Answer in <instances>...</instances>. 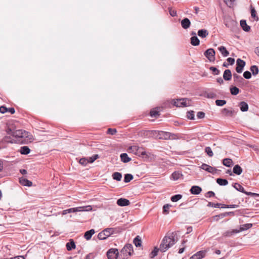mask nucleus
Here are the masks:
<instances>
[{
  "label": "nucleus",
  "mask_w": 259,
  "mask_h": 259,
  "mask_svg": "<svg viewBox=\"0 0 259 259\" xmlns=\"http://www.w3.org/2000/svg\"><path fill=\"white\" fill-rule=\"evenodd\" d=\"M178 241L177 233L176 232L167 233L162 239L159 245V250L164 252L172 247Z\"/></svg>",
  "instance_id": "obj_1"
},
{
  "label": "nucleus",
  "mask_w": 259,
  "mask_h": 259,
  "mask_svg": "<svg viewBox=\"0 0 259 259\" xmlns=\"http://www.w3.org/2000/svg\"><path fill=\"white\" fill-rule=\"evenodd\" d=\"M158 134L160 136L159 137V139L163 138L165 139H170V136H171V133L169 132H165L163 131H147L143 132V135L144 136H146L148 138L151 137L153 136H155L156 134Z\"/></svg>",
  "instance_id": "obj_2"
},
{
  "label": "nucleus",
  "mask_w": 259,
  "mask_h": 259,
  "mask_svg": "<svg viewBox=\"0 0 259 259\" xmlns=\"http://www.w3.org/2000/svg\"><path fill=\"white\" fill-rule=\"evenodd\" d=\"M116 229L113 228H108L103 230L98 235V238L100 240H105L112 234L115 233Z\"/></svg>",
  "instance_id": "obj_3"
},
{
  "label": "nucleus",
  "mask_w": 259,
  "mask_h": 259,
  "mask_svg": "<svg viewBox=\"0 0 259 259\" xmlns=\"http://www.w3.org/2000/svg\"><path fill=\"white\" fill-rule=\"evenodd\" d=\"M12 136L18 139L20 142H23L24 141L23 139L28 137V133L24 130H18L13 132Z\"/></svg>",
  "instance_id": "obj_4"
},
{
  "label": "nucleus",
  "mask_w": 259,
  "mask_h": 259,
  "mask_svg": "<svg viewBox=\"0 0 259 259\" xmlns=\"http://www.w3.org/2000/svg\"><path fill=\"white\" fill-rule=\"evenodd\" d=\"M171 104L178 107L189 106V103H187V99L185 98L172 100L171 101Z\"/></svg>",
  "instance_id": "obj_5"
},
{
  "label": "nucleus",
  "mask_w": 259,
  "mask_h": 259,
  "mask_svg": "<svg viewBox=\"0 0 259 259\" xmlns=\"http://www.w3.org/2000/svg\"><path fill=\"white\" fill-rule=\"evenodd\" d=\"M215 51L213 49H207L204 53V56L210 62H213L215 60Z\"/></svg>",
  "instance_id": "obj_6"
},
{
  "label": "nucleus",
  "mask_w": 259,
  "mask_h": 259,
  "mask_svg": "<svg viewBox=\"0 0 259 259\" xmlns=\"http://www.w3.org/2000/svg\"><path fill=\"white\" fill-rule=\"evenodd\" d=\"M118 254V250L116 248H111L107 252V256L108 259H117Z\"/></svg>",
  "instance_id": "obj_7"
},
{
  "label": "nucleus",
  "mask_w": 259,
  "mask_h": 259,
  "mask_svg": "<svg viewBox=\"0 0 259 259\" xmlns=\"http://www.w3.org/2000/svg\"><path fill=\"white\" fill-rule=\"evenodd\" d=\"M236 70L237 73H240L242 72L243 68L245 66V62L241 59H237L236 61Z\"/></svg>",
  "instance_id": "obj_8"
},
{
  "label": "nucleus",
  "mask_w": 259,
  "mask_h": 259,
  "mask_svg": "<svg viewBox=\"0 0 259 259\" xmlns=\"http://www.w3.org/2000/svg\"><path fill=\"white\" fill-rule=\"evenodd\" d=\"M208 250V249L198 251L195 254L191 256L189 259H201L205 256Z\"/></svg>",
  "instance_id": "obj_9"
},
{
  "label": "nucleus",
  "mask_w": 259,
  "mask_h": 259,
  "mask_svg": "<svg viewBox=\"0 0 259 259\" xmlns=\"http://www.w3.org/2000/svg\"><path fill=\"white\" fill-rule=\"evenodd\" d=\"M201 168L205 170L212 174H215L218 170L216 168L209 166L206 164L203 163L200 166Z\"/></svg>",
  "instance_id": "obj_10"
},
{
  "label": "nucleus",
  "mask_w": 259,
  "mask_h": 259,
  "mask_svg": "<svg viewBox=\"0 0 259 259\" xmlns=\"http://www.w3.org/2000/svg\"><path fill=\"white\" fill-rule=\"evenodd\" d=\"M133 245L131 244H127L124 246L121 250V252L124 254L127 253L129 255H131L132 252H133Z\"/></svg>",
  "instance_id": "obj_11"
},
{
  "label": "nucleus",
  "mask_w": 259,
  "mask_h": 259,
  "mask_svg": "<svg viewBox=\"0 0 259 259\" xmlns=\"http://www.w3.org/2000/svg\"><path fill=\"white\" fill-rule=\"evenodd\" d=\"M73 208L74 209V212H81L84 211H90L92 209V207L91 205L79 206L77 207H73Z\"/></svg>",
  "instance_id": "obj_12"
},
{
  "label": "nucleus",
  "mask_w": 259,
  "mask_h": 259,
  "mask_svg": "<svg viewBox=\"0 0 259 259\" xmlns=\"http://www.w3.org/2000/svg\"><path fill=\"white\" fill-rule=\"evenodd\" d=\"M130 204V201L125 198H121L117 201V204L120 206H126L129 205Z\"/></svg>",
  "instance_id": "obj_13"
},
{
  "label": "nucleus",
  "mask_w": 259,
  "mask_h": 259,
  "mask_svg": "<svg viewBox=\"0 0 259 259\" xmlns=\"http://www.w3.org/2000/svg\"><path fill=\"white\" fill-rule=\"evenodd\" d=\"M190 192L192 194L198 195L202 191V189L200 187L198 186H193L190 190Z\"/></svg>",
  "instance_id": "obj_14"
},
{
  "label": "nucleus",
  "mask_w": 259,
  "mask_h": 259,
  "mask_svg": "<svg viewBox=\"0 0 259 259\" xmlns=\"http://www.w3.org/2000/svg\"><path fill=\"white\" fill-rule=\"evenodd\" d=\"M191 22L187 18H185L181 21V26L185 29H187L189 28Z\"/></svg>",
  "instance_id": "obj_15"
},
{
  "label": "nucleus",
  "mask_w": 259,
  "mask_h": 259,
  "mask_svg": "<svg viewBox=\"0 0 259 259\" xmlns=\"http://www.w3.org/2000/svg\"><path fill=\"white\" fill-rule=\"evenodd\" d=\"M233 78L234 82H235L238 84L243 83L244 81V79L237 73L233 74Z\"/></svg>",
  "instance_id": "obj_16"
},
{
  "label": "nucleus",
  "mask_w": 259,
  "mask_h": 259,
  "mask_svg": "<svg viewBox=\"0 0 259 259\" xmlns=\"http://www.w3.org/2000/svg\"><path fill=\"white\" fill-rule=\"evenodd\" d=\"M66 246L67 250L70 251L72 249L75 248L76 245L73 239H70L69 241L66 243Z\"/></svg>",
  "instance_id": "obj_17"
},
{
  "label": "nucleus",
  "mask_w": 259,
  "mask_h": 259,
  "mask_svg": "<svg viewBox=\"0 0 259 259\" xmlns=\"http://www.w3.org/2000/svg\"><path fill=\"white\" fill-rule=\"evenodd\" d=\"M19 183L24 186L30 187L32 185V183L31 181L23 177L19 179Z\"/></svg>",
  "instance_id": "obj_18"
},
{
  "label": "nucleus",
  "mask_w": 259,
  "mask_h": 259,
  "mask_svg": "<svg viewBox=\"0 0 259 259\" xmlns=\"http://www.w3.org/2000/svg\"><path fill=\"white\" fill-rule=\"evenodd\" d=\"M233 187L238 191L241 192L247 195L249 192H246L244 190V188L239 183H236L233 185Z\"/></svg>",
  "instance_id": "obj_19"
},
{
  "label": "nucleus",
  "mask_w": 259,
  "mask_h": 259,
  "mask_svg": "<svg viewBox=\"0 0 259 259\" xmlns=\"http://www.w3.org/2000/svg\"><path fill=\"white\" fill-rule=\"evenodd\" d=\"M231 71L229 69H226L224 71L223 74V78L227 81L230 80L232 78Z\"/></svg>",
  "instance_id": "obj_20"
},
{
  "label": "nucleus",
  "mask_w": 259,
  "mask_h": 259,
  "mask_svg": "<svg viewBox=\"0 0 259 259\" xmlns=\"http://www.w3.org/2000/svg\"><path fill=\"white\" fill-rule=\"evenodd\" d=\"M239 107L242 112H246L248 110V105L245 102L242 101L239 103Z\"/></svg>",
  "instance_id": "obj_21"
},
{
  "label": "nucleus",
  "mask_w": 259,
  "mask_h": 259,
  "mask_svg": "<svg viewBox=\"0 0 259 259\" xmlns=\"http://www.w3.org/2000/svg\"><path fill=\"white\" fill-rule=\"evenodd\" d=\"M240 26L242 28L243 30L246 32L249 31L250 29V26L247 24L246 21L244 20L240 21Z\"/></svg>",
  "instance_id": "obj_22"
},
{
  "label": "nucleus",
  "mask_w": 259,
  "mask_h": 259,
  "mask_svg": "<svg viewBox=\"0 0 259 259\" xmlns=\"http://www.w3.org/2000/svg\"><path fill=\"white\" fill-rule=\"evenodd\" d=\"M242 171V168L238 164L235 165L233 169V172L237 175H241Z\"/></svg>",
  "instance_id": "obj_23"
},
{
  "label": "nucleus",
  "mask_w": 259,
  "mask_h": 259,
  "mask_svg": "<svg viewBox=\"0 0 259 259\" xmlns=\"http://www.w3.org/2000/svg\"><path fill=\"white\" fill-rule=\"evenodd\" d=\"M130 149L132 150L133 152H137L139 153H140L141 155L144 156L146 155V153L145 151H141L139 147L136 146H131L130 148Z\"/></svg>",
  "instance_id": "obj_24"
},
{
  "label": "nucleus",
  "mask_w": 259,
  "mask_h": 259,
  "mask_svg": "<svg viewBox=\"0 0 259 259\" xmlns=\"http://www.w3.org/2000/svg\"><path fill=\"white\" fill-rule=\"evenodd\" d=\"M218 50L221 53L224 57H227L229 55V52L224 46H221L218 48Z\"/></svg>",
  "instance_id": "obj_25"
},
{
  "label": "nucleus",
  "mask_w": 259,
  "mask_h": 259,
  "mask_svg": "<svg viewBox=\"0 0 259 259\" xmlns=\"http://www.w3.org/2000/svg\"><path fill=\"white\" fill-rule=\"evenodd\" d=\"M120 159L121 161H122L124 163H127L131 160V158L128 156L126 153L121 154Z\"/></svg>",
  "instance_id": "obj_26"
},
{
  "label": "nucleus",
  "mask_w": 259,
  "mask_h": 259,
  "mask_svg": "<svg viewBox=\"0 0 259 259\" xmlns=\"http://www.w3.org/2000/svg\"><path fill=\"white\" fill-rule=\"evenodd\" d=\"M198 35L200 37L204 38L208 35V32L206 29H200L198 31Z\"/></svg>",
  "instance_id": "obj_27"
},
{
  "label": "nucleus",
  "mask_w": 259,
  "mask_h": 259,
  "mask_svg": "<svg viewBox=\"0 0 259 259\" xmlns=\"http://www.w3.org/2000/svg\"><path fill=\"white\" fill-rule=\"evenodd\" d=\"M95 233V231L94 229H91L89 231H87L85 233H84V238L87 240H90L92 235Z\"/></svg>",
  "instance_id": "obj_28"
},
{
  "label": "nucleus",
  "mask_w": 259,
  "mask_h": 259,
  "mask_svg": "<svg viewBox=\"0 0 259 259\" xmlns=\"http://www.w3.org/2000/svg\"><path fill=\"white\" fill-rule=\"evenodd\" d=\"M191 44L194 46H198L200 44V40L197 36H193L191 38Z\"/></svg>",
  "instance_id": "obj_29"
},
{
  "label": "nucleus",
  "mask_w": 259,
  "mask_h": 259,
  "mask_svg": "<svg viewBox=\"0 0 259 259\" xmlns=\"http://www.w3.org/2000/svg\"><path fill=\"white\" fill-rule=\"evenodd\" d=\"M223 164L227 167H230L233 165V162L230 158H225L223 160Z\"/></svg>",
  "instance_id": "obj_30"
},
{
  "label": "nucleus",
  "mask_w": 259,
  "mask_h": 259,
  "mask_svg": "<svg viewBox=\"0 0 259 259\" xmlns=\"http://www.w3.org/2000/svg\"><path fill=\"white\" fill-rule=\"evenodd\" d=\"M217 183L220 186H226L228 184V182L226 179L218 178L217 179Z\"/></svg>",
  "instance_id": "obj_31"
},
{
  "label": "nucleus",
  "mask_w": 259,
  "mask_h": 259,
  "mask_svg": "<svg viewBox=\"0 0 259 259\" xmlns=\"http://www.w3.org/2000/svg\"><path fill=\"white\" fill-rule=\"evenodd\" d=\"M237 230H233L232 231H227L223 233V236L225 237H230L235 233H238Z\"/></svg>",
  "instance_id": "obj_32"
},
{
  "label": "nucleus",
  "mask_w": 259,
  "mask_h": 259,
  "mask_svg": "<svg viewBox=\"0 0 259 259\" xmlns=\"http://www.w3.org/2000/svg\"><path fill=\"white\" fill-rule=\"evenodd\" d=\"M222 113L225 116L232 117L233 115L234 111L224 108L222 110Z\"/></svg>",
  "instance_id": "obj_33"
},
{
  "label": "nucleus",
  "mask_w": 259,
  "mask_h": 259,
  "mask_svg": "<svg viewBox=\"0 0 259 259\" xmlns=\"http://www.w3.org/2000/svg\"><path fill=\"white\" fill-rule=\"evenodd\" d=\"M250 70L252 72L253 75L255 76L258 73L259 70L256 65H252L250 67Z\"/></svg>",
  "instance_id": "obj_34"
},
{
  "label": "nucleus",
  "mask_w": 259,
  "mask_h": 259,
  "mask_svg": "<svg viewBox=\"0 0 259 259\" xmlns=\"http://www.w3.org/2000/svg\"><path fill=\"white\" fill-rule=\"evenodd\" d=\"M112 178L114 180H115L117 181H120L122 178V175L120 172H115L112 174Z\"/></svg>",
  "instance_id": "obj_35"
},
{
  "label": "nucleus",
  "mask_w": 259,
  "mask_h": 259,
  "mask_svg": "<svg viewBox=\"0 0 259 259\" xmlns=\"http://www.w3.org/2000/svg\"><path fill=\"white\" fill-rule=\"evenodd\" d=\"M182 176V174L179 171H175L171 175V177L174 180H178Z\"/></svg>",
  "instance_id": "obj_36"
},
{
  "label": "nucleus",
  "mask_w": 259,
  "mask_h": 259,
  "mask_svg": "<svg viewBox=\"0 0 259 259\" xmlns=\"http://www.w3.org/2000/svg\"><path fill=\"white\" fill-rule=\"evenodd\" d=\"M133 242L136 247H140L142 245V241L139 236L134 239Z\"/></svg>",
  "instance_id": "obj_37"
},
{
  "label": "nucleus",
  "mask_w": 259,
  "mask_h": 259,
  "mask_svg": "<svg viewBox=\"0 0 259 259\" xmlns=\"http://www.w3.org/2000/svg\"><path fill=\"white\" fill-rule=\"evenodd\" d=\"M30 151V149L27 146H23L21 147L20 152L22 154H27Z\"/></svg>",
  "instance_id": "obj_38"
},
{
  "label": "nucleus",
  "mask_w": 259,
  "mask_h": 259,
  "mask_svg": "<svg viewBox=\"0 0 259 259\" xmlns=\"http://www.w3.org/2000/svg\"><path fill=\"white\" fill-rule=\"evenodd\" d=\"M159 250V248H158L157 247H155L154 248V249L151 251V252L150 254V257L151 258H154L157 255V253Z\"/></svg>",
  "instance_id": "obj_39"
},
{
  "label": "nucleus",
  "mask_w": 259,
  "mask_h": 259,
  "mask_svg": "<svg viewBox=\"0 0 259 259\" xmlns=\"http://www.w3.org/2000/svg\"><path fill=\"white\" fill-rule=\"evenodd\" d=\"M133 179V176L132 174H127L124 175V182L128 183Z\"/></svg>",
  "instance_id": "obj_40"
},
{
  "label": "nucleus",
  "mask_w": 259,
  "mask_h": 259,
  "mask_svg": "<svg viewBox=\"0 0 259 259\" xmlns=\"http://www.w3.org/2000/svg\"><path fill=\"white\" fill-rule=\"evenodd\" d=\"M250 8L251 17L256 20H258V17L256 16V13L255 9L252 6V5L250 6Z\"/></svg>",
  "instance_id": "obj_41"
},
{
  "label": "nucleus",
  "mask_w": 259,
  "mask_h": 259,
  "mask_svg": "<svg viewBox=\"0 0 259 259\" xmlns=\"http://www.w3.org/2000/svg\"><path fill=\"white\" fill-rule=\"evenodd\" d=\"M182 198V195L181 194H177L172 196L170 199L172 202H177Z\"/></svg>",
  "instance_id": "obj_42"
},
{
  "label": "nucleus",
  "mask_w": 259,
  "mask_h": 259,
  "mask_svg": "<svg viewBox=\"0 0 259 259\" xmlns=\"http://www.w3.org/2000/svg\"><path fill=\"white\" fill-rule=\"evenodd\" d=\"M230 93L233 95H236L239 93V90L236 87H233L230 88Z\"/></svg>",
  "instance_id": "obj_43"
},
{
  "label": "nucleus",
  "mask_w": 259,
  "mask_h": 259,
  "mask_svg": "<svg viewBox=\"0 0 259 259\" xmlns=\"http://www.w3.org/2000/svg\"><path fill=\"white\" fill-rule=\"evenodd\" d=\"M205 152L207 153L209 157H212L213 153L210 147H206L205 148Z\"/></svg>",
  "instance_id": "obj_44"
},
{
  "label": "nucleus",
  "mask_w": 259,
  "mask_h": 259,
  "mask_svg": "<svg viewBox=\"0 0 259 259\" xmlns=\"http://www.w3.org/2000/svg\"><path fill=\"white\" fill-rule=\"evenodd\" d=\"M187 117L189 119L194 120V112L193 111H188L187 113Z\"/></svg>",
  "instance_id": "obj_45"
},
{
  "label": "nucleus",
  "mask_w": 259,
  "mask_h": 259,
  "mask_svg": "<svg viewBox=\"0 0 259 259\" xmlns=\"http://www.w3.org/2000/svg\"><path fill=\"white\" fill-rule=\"evenodd\" d=\"M79 162L80 164L84 166L86 165L88 163H90L89 159L86 158H80Z\"/></svg>",
  "instance_id": "obj_46"
},
{
  "label": "nucleus",
  "mask_w": 259,
  "mask_h": 259,
  "mask_svg": "<svg viewBox=\"0 0 259 259\" xmlns=\"http://www.w3.org/2000/svg\"><path fill=\"white\" fill-rule=\"evenodd\" d=\"M215 104L218 106H223L226 104V101L224 100H217Z\"/></svg>",
  "instance_id": "obj_47"
},
{
  "label": "nucleus",
  "mask_w": 259,
  "mask_h": 259,
  "mask_svg": "<svg viewBox=\"0 0 259 259\" xmlns=\"http://www.w3.org/2000/svg\"><path fill=\"white\" fill-rule=\"evenodd\" d=\"M171 205L170 204H166L163 206V212L165 214H167L169 212L168 209Z\"/></svg>",
  "instance_id": "obj_48"
},
{
  "label": "nucleus",
  "mask_w": 259,
  "mask_h": 259,
  "mask_svg": "<svg viewBox=\"0 0 259 259\" xmlns=\"http://www.w3.org/2000/svg\"><path fill=\"white\" fill-rule=\"evenodd\" d=\"M226 217V212H224V213H221L219 215H216L214 216L213 220L218 221L219 220V219H223V218Z\"/></svg>",
  "instance_id": "obj_49"
},
{
  "label": "nucleus",
  "mask_w": 259,
  "mask_h": 259,
  "mask_svg": "<svg viewBox=\"0 0 259 259\" xmlns=\"http://www.w3.org/2000/svg\"><path fill=\"white\" fill-rule=\"evenodd\" d=\"M209 69L212 72L214 75H218L220 73V71L215 67L211 66Z\"/></svg>",
  "instance_id": "obj_50"
},
{
  "label": "nucleus",
  "mask_w": 259,
  "mask_h": 259,
  "mask_svg": "<svg viewBox=\"0 0 259 259\" xmlns=\"http://www.w3.org/2000/svg\"><path fill=\"white\" fill-rule=\"evenodd\" d=\"M98 158H99V156L98 154L94 155L92 157H89V162L93 163Z\"/></svg>",
  "instance_id": "obj_51"
},
{
  "label": "nucleus",
  "mask_w": 259,
  "mask_h": 259,
  "mask_svg": "<svg viewBox=\"0 0 259 259\" xmlns=\"http://www.w3.org/2000/svg\"><path fill=\"white\" fill-rule=\"evenodd\" d=\"M221 204V203H214L212 202H208L207 206H211L215 208H219L220 207Z\"/></svg>",
  "instance_id": "obj_52"
},
{
  "label": "nucleus",
  "mask_w": 259,
  "mask_h": 259,
  "mask_svg": "<svg viewBox=\"0 0 259 259\" xmlns=\"http://www.w3.org/2000/svg\"><path fill=\"white\" fill-rule=\"evenodd\" d=\"M243 77L246 79H250L251 77V74L248 71H245L243 73Z\"/></svg>",
  "instance_id": "obj_53"
},
{
  "label": "nucleus",
  "mask_w": 259,
  "mask_h": 259,
  "mask_svg": "<svg viewBox=\"0 0 259 259\" xmlns=\"http://www.w3.org/2000/svg\"><path fill=\"white\" fill-rule=\"evenodd\" d=\"M150 116L151 117H156L157 116H158L159 115V111H157L155 110H151L150 111Z\"/></svg>",
  "instance_id": "obj_54"
},
{
  "label": "nucleus",
  "mask_w": 259,
  "mask_h": 259,
  "mask_svg": "<svg viewBox=\"0 0 259 259\" xmlns=\"http://www.w3.org/2000/svg\"><path fill=\"white\" fill-rule=\"evenodd\" d=\"M74 209L73 208H69V209H65V210H64L62 211V214L63 215H65V214H66L68 213L74 212Z\"/></svg>",
  "instance_id": "obj_55"
},
{
  "label": "nucleus",
  "mask_w": 259,
  "mask_h": 259,
  "mask_svg": "<svg viewBox=\"0 0 259 259\" xmlns=\"http://www.w3.org/2000/svg\"><path fill=\"white\" fill-rule=\"evenodd\" d=\"M117 132V131L115 128H109L107 130V134H110L111 135H114Z\"/></svg>",
  "instance_id": "obj_56"
},
{
  "label": "nucleus",
  "mask_w": 259,
  "mask_h": 259,
  "mask_svg": "<svg viewBox=\"0 0 259 259\" xmlns=\"http://www.w3.org/2000/svg\"><path fill=\"white\" fill-rule=\"evenodd\" d=\"M205 116V113L203 112L199 111L197 114V117L198 119H202Z\"/></svg>",
  "instance_id": "obj_57"
},
{
  "label": "nucleus",
  "mask_w": 259,
  "mask_h": 259,
  "mask_svg": "<svg viewBox=\"0 0 259 259\" xmlns=\"http://www.w3.org/2000/svg\"><path fill=\"white\" fill-rule=\"evenodd\" d=\"M168 10H169V14L172 17H175L177 16V11L176 10H172L171 8H168Z\"/></svg>",
  "instance_id": "obj_58"
},
{
  "label": "nucleus",
  "mask_w": 259,
  "mask_h": 259,
  "mask_svg": "<svg viewBox=\"0 0 259 259\" xmlns=\"http://www.w3.org/2000/svg\"><path fill=\"white\" fill-rule=\"evenodd\" d=\"M8 108L4 106L0 107V112L2 113H5L8 111Z\"/></svg>",
  "instance_id": "obj_59"
},
{
  "label": "nucleus",
  "mask_w": 259,
  "mask_h": 259,
  "mask_svg": "<svg viewBox=\"0 0 259 259\" xmlns=\"http://www.w3.org/2000/svg\"><path fill=\"white\" fill-rule=\"evenodd\" d=\"M227 5L231 7L233 4L235 0H224Z\"/></svg>",
  "instance_id": "obj_60"
},
{
  "label": "nucleus",
  "mask_w": 259,
  "mask_h": 259,
  "mask_svg": "<svg viewBox=\"0 0 259 259\" xmlns=\"http://www.w3.org/2000/svg\"><path fill=\"white\" fill-rule=\"evenodd\" d=\"M215 195L214 193L212 191H208L206 194V197H211L214 196Z\"/></svg>",
  "instance_id": "obj_61"
},
{
  "label": "nucleus",
  "mask_w": 259,
  "mask_h": 259,
  "mask_svg": "<svg viewBox=\"0 0 259 259\" xmlns=\"http://www.w3.org/2000/svg\"><path fill=\"white\" fill-rule=\"evenodd\" d=\"M227 60L231 65H233L235 62V59L232 58H228Z\"/></svg>",
  "instance_id": "obj_62"
},
{
  "label": "nucleus",
  "mask_w": 259,
  "mask_h": 259,
  "mask_svg": "<svg viewBox=\"0 0 259 259\" xmlns=\"http://www.w3.org/2000/svg\"><path fill=\"white\" fill-rule=\"evenodd\" d=\"M8 110L7 112H10L12 114H14L15 112V110L14 108H8Z\"/></svg>",
  "instance_id": "obj_63"
},
{
  "label": "nucleus",
  "mask_w": 259,
  "mask_h": 259,
  "mask_svg": "<svg viewBox=\"0 0 259 259\" xmlns=\"http://www.w3.org/2000/svg\"><path fill=\"white\" fill-rule=\"evenodd\" d=\"M10 259H25L23 256H17L14 257H12Z\"/></svg>",
  "instance_id": "obj_64"
}]
</instances>
